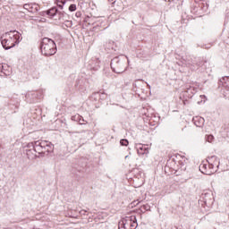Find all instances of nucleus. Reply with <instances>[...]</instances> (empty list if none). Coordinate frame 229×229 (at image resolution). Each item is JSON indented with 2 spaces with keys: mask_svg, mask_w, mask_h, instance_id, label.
I'll list each match as a JSON object with an SVG mask.
<instances>
[{
  "mask_svg": "<svg viewBox=\"0 0 229 229\" xmlns=\"http://www.w3.org/2000/svg\"><path fill=\"white\" fill-rule=\"evenodd\" d=\"M126 60L127 57L124 56H116L111 60V69L113 72L116 74H123L126 71Z\"/></svg>",
  "mask_w": 229,
  "mask_h": 229,
  "instance_id": "3",
  "label": "nucleus"
},
{
  "mask_svg": "<svg viewBox=\"0 0 229 229\" xmlns=\"http://www.w3.org/2000/svg\"><path fill=\"white\" fill-rule=\"evenodd\" d=\"M196 67H201V65H203V59H201L200 57L196 58Z\"/></svg>",
  "mask_w": 229,
  "mask_h": 229,
  "instance_id": "21",
  "label": "nucleus"
},
{
  "mask_svg": "<svg viewBox=\"0 0 229 229\" xmlns=\"http://www.w3.org/2000/svg\"><path fill=\"white\" fill-rule=\"evenodd\" d=\"M66 25L69 26V27H71V26L72 25V21H66Z\"/></svg>",
  "mask_w": 229,
  "mask_h": 229,
  "instance_id": "33",
  "label": "nucleus"
},
{
  "mask_svg": "<svg viewBox=\"0 0 229 229\" xmlns=\"http://www.w3.org/2000/svg\"><path fill=\"white\" fill-rule=\"evenodd\" d=\"M148 89H151V86L149 84H148Z\"/></svg>",
  "mask_w": 229,
  "mask_h": 229,
  "instance_id": "37",
  "label": "nucleus"
},
{
  "mask_svg": "<svg viewBox=\"0 0 229 229\" xmlns=\"http://www.w3.org/2000/svg\"><path fill=\"white\" fill-rule=\"evenodd\" d=\"M199 169L202 174H207L208 176L214 174L217 171L214 169V165H209V163L208 165L207 164H200Z\"/></svg>",
  "mask_w": 229,
  "mask_h": 229,
  "instance_id": "6",
  "label": "nucleus"
},
{
  "mask_svg": "<svg viewBox=\"0 0 229 229\" xmlns=\"http://www.w3.org/2000/svg\"><path fill=\"white\" fill-rule=\"evenodd\" d=\"M57 13H58V8H56V6H54L47 11L41 12L40 15L42 17L47 16L48 19H55V17H56Z\"/></svg>",
  "mask_w": 229,
  "mask_h": 229,
  "instance_id": "7",
  "label": "nucleus"
},
{
  "mask_svg": "<svg viewBox=\"0 0 229 229\" xmlns=\"http://www.w3.org/2000/svg\"><path fill=\"white\" fill-rule=\"evenodd\" d=\"M196 92H198V88L193 87L191 85H187L186 89L184 90L183 96H185L186 98H189L191 99L192 98V96H194V94H196Z\"/></svg>",
  "mask_w": 229,
  "mask_h": 229,
  "instance_id": "10",
  "label": "nucleus"
},
{
  "mask_svg": "<svg viewBox=\"0 0 229 229\" xmlns=\"http://www.w3.org/2000/svg\"><path fill=\"white\" fill-rule=\"evenodd\" d=\"M209 165H213V169H214V165H216L217 167V169L219 168V157H217L216 156H212L211 157H208V160Z\"/></svg>",
  "mask_w": 229,
  "mask_h": 229,
  "instance_id": "14",
  "label": "nucleus"
},
{
  "mask_svg": "<svg viewBox=\"0 0 229 229\" xmlns=\"http://www.w3.org/2000/svg\"><path fill=\"white\" fill-rule=\"evenodd\" d=\"M188 65L191 66V69H196L194 67H196V57H194L193 59H191V61H188Z\"/></svg>",
  "mask_w": 229,
  "mask_h": 229,
  "instance_id": "20",
  "label": "nucleus"
},
{
  "mask_svg": "<svg viewBox=\"0 0 229 229\" xmlns=\"http://www.w3.org/2000/svg\"><path fill=\"white\" fill-rule=\"evenodd\" d=\"M28 103H37L38 101V91H30L25 96Z\"/></svg>",
  "mask_w": 229,
  "mask_h": 229,
  "instance_id": "9",
  "label": "nucleus"
},
{
  "mask_svg": "<svg viewBox=\"0 0 229 229\" xmlns=\"http://www.w3.org/2000/svg\"><path fill=\"white\" fill-rule=\"evenodd\" d=\"M206 49H210V47H206Z\"/></svg>",
  "mask_w": 229,
  "mask_h": 229,
  "instance_id": "36",
  "label": "nucleus"
},
{
  "mask_svg": "<svg viewBox=\"0 0 229 229\" xmlns=\"http://www.w3.org/2000/svg\"><path fill=\"white\" fill-rule=\"evenodd\" d=\"M84 159H81L80 164L78 165L73 166L72 168V173L73 174H76V171L77 173H85V167H87V163H83Z\"/></svg>",
  "mask_w": 229,
  "mask_h": 229,
  "instance_id": "12",
  "label": "nucleus"
},
{
  "mask_svg": "<svg viewBox=\"0 0 229 229\" xmlns=\"http://www.w3.org/2000/svg\"><path fill=\"white\" fill-rule=\"evenodd\" d=\"M135 148L137 149L138 155L140 156L148 155V153H149V148H148V145H142L140 143H137Z\"/></svg>",
  "mask_w": 229,
  "mask_h": 229,
  "instance_id": "11",
  "label": "nucleus"
},
{
  "mask_svg": "<svg viewBox=\"0 0 229 229\" xmlns=\"http://www.w3.org/2000/svg\"><path fill=\"white\" fill-rule=\"evenodd\" d=\"M83 121H85V120H83V118H81V123H82Z\"/></svg>",
  "mask_w": 229,
  "mask_h": 229,
  "instance_id": "38",
  "label": "nucleus"
},
{
  "mask_svg": "<svg viewBox=\"0 0 229 229\" xmlns=\"http://www.w3.org/2000/svg\"><path fill=\"white\" fill-rule=\"evenodd\" d=\"M199 201L203 203L202 207L210 208L214 205V195L212 192L202 193Z\"/></svg>",
  "mask_w": 229,
  "mask_h": 229,
  "instance_id": "5",
  "label": "nucleus"
},
{
  "mask_svg": "<svg viewBox=\"0 0 229 229\" xmlns=\"http://www.w3.org/2000/svg\"><path fill=\"white\" fill-rule=\"evenodd\" d=\"M69 12H76V4H72L69 6Z\"/></svg>",
  "mask_w": 229,
  "mask_h": 229,
  "instance_id": "25",
  "label": "nucleus"
},
{
  "mask_svg": "<svg viewBox=\"0 0 229 229\" xmlns=\"http://www.w3.org/2000/svg\"><path fill=\"white\" fill-rule=\"evenodd\" d=\"M120 144H121L122 146H128V145L130 144V141H128V140H126V139H122V140H120Z\"/></svg>",
  "mask_w": 229,
  "mask_h": 229,
  "instance_id": "22",
  "label": "nucleus"
},
{
  "mask_svg": "<svg viewBox=\"0 0 229 229\" xmlns=\"http://www.w3.org/2000/svg\"><path fill=\"white\" fill-rule=\"evenodd\" d=\"M27 149H35V141L34 142H30L27 145Z\"/></svg>",
  "mask_w": 229,
  "mask_h": 229,
  "instance_id": "24",
  "label": "nucleus"
},
{
  "mask_svg": "<svg viewBox=\"0 0 229 229\" xmlns=\"http://www.w3.org/2000/svg\"><path fill=\"white\" fill-rule=\"evenodd\" d=\"M221 83L226 90H229V77H223L221 80Z\"/></svg>",
  "mask_w": 229,
  "mask_h": 229,
  "instance_id": "17",
  "label": "nucleus"
},
{
  "mask_svg": "<svg viewBox=\"0 0 229 229\" xmlns=\"http://www.w3.org/2000/svg\"><path fill=\"white\" fill-rule=\"evenodd\" d=\"M41 146H43V157L44 155H49V153L53 152V149H55V145L49 141H42Z\"/></svg>",
  "mask_w": 229,
  "mask_h": 229,
  "instance_id": "8",
  "label": "nucleus"
},
{
  "mask_svg": "<svg viewBox=\"0 0 229 229\" xmlns=\"http://www.w3.org/2000/svg\"><path fill=\"white\" fill-rule=\"evenodd\" d=\"M140 210H141V212H148V211L151 210V207L149 206V204H145L140 207Z\"/></svg>",
  "mask_w": 229,
  "mask_h": 229,
  "instance_id": "19",
  "label": "nucleus"
},
{
  "mask_svg": "<svg viewBox=\"0 0 229 229\" xmlns=\"http://www.w3.org/2000/svg\"><path fill=\"white\" fill-rule=\"evenodd\" d=\"M58 8L64 10V4H57Z\"/></svg>",
  "mask_w": 229,
  "mask_h": 229,
  "instance_id": "32",
  "label": "nucleus"
},
{
  "mask_svg": "<svg viewBox=\"0 0 229 229\" xmlns=\"http://www.w3.org/2000/svg\"><path fill=\"white\" fill-rule=\"evenodd\" d=\"M57 4H65L66 0H56Z\"/></svg>",
  "mask_w": 229,
  "mask_h": 229,
  "instance_id": "28",
  "label": "nucleus"
},
{
  "mask_svg": "<svg viewBox=\"0 0 229 229\" xmlns=\"http://www.w3.org/2000/svg\"><path fill=\"white\" fill-rule=\"evenodd\" d=\"M81 80L77 79L75 81V87L78 88V87H81Z\"/></svg>",
  "mask_w": 229,
  "mask_h": 229,
  "instance_id": "26",
  "label": "nucleus"
},
{
  "mask_svg": "<svg viewBox=\"0 0 229 229\" xmlns=\"http://www.w3.org/2000/svg\"><path fill=\"white\" fill-rule=\"evenodd\" d=\"M81 119H82V117L80 114L72 116V121H75V122L79 123V124H83V123H81Z\"/></svg>",
  "mask_w": 229,
  "mask_h": 229,
  "instance_id": "18",
  "label": "nucleus"
},
{
  "mask_svg": "<svg viewBox=\"0 0 229 229\" xmlns=\"http://www.w3.org/2000/svg\"><path fill=\"white\" fill-rule=\"evenodd\" d=\"M193 123L198 128H201V126H203V124H205V119L203 117L196 116L193 118Z\"/></svg>",
  "mask_w": 229,
  "mask_h": 229,
  "instance_id": "15",
  "label": "nucleus"
},
{
  "mask_svg": "<svg viewBox=\"0 0 229 229\" xmlns=\"http://www.w3.org/2000/svg\"><path fill=\"white\" fill-rule=\"evenodd\" d=\"M40 51L43 56H53L56 55V43L49 38H43L40 41Z\"/></svg>",
  "mask_w": 229,
  "mask_h": 229,
  "instance_id": "2",
  "label": "nucleus"
},
{
  "mask_svg": "<svg viewBox=\"0 0 229 229\" xmlns=\"http://www.w3.org/2000/svg\"><path fill=\"white\" fill-rule=\"evenodd\" d=\"M0 40L4 49L8 51V49L15 47V46H17V44H19L22 38H21V34L19 31L10 30L3 34Z\"/></svg>",
  "mask_w": 229,
  "mask_h": 229,
  "instance_id": "1",
  "label": "nucleus"
},
{
  "mask_svg": "<svg viewBox=\"0 0 229 229\" xmlns=\"http://www.w3.org/2000/svg\"><path fill=\"white\" fill-rule=\"evenodd\" d=\"M57 15H58V19L60 21V19H62V17H64V15H65V13H62V12L58 11Z\"/></svg>",
  "mask_w": 229,
  "mask_h": 229,
  "instance_id": "27",
  "label": "nucleus"
},
{
  "mask_svg": "<svg viewBox=\"0 0 229 229\" xmlns=\"http://www.w3.org/2000/svg\"><path fill=\"white\" fill-rule=\"evenodd\" d=\"M137 216H125L119 224V229H137Z\"/></svg>",
  "mask_w": 229,
  "mask_h": 229,
  "instance_id": "4",
  "label": "nucleus"
},
{
  "mask_svg": "<svg viewBox=\"0 0 229 229\" xmlns=\"http://www.w3.org/2000/svg\"><path fill=\"white\" fill-rule=\"evenodd\" d=\"M4 66H3V64H0V69L4 68ZM1 72H4V69L1 70Z\"/></svg>",
  "mask_w": 229,
  "mask_h": 229,
  "instance_id": "35",
  "label": "nucleus"
},
{
  "mask_svg": "<svg viewBox=\"0 0 229 229\" xmlns=\"http://www.w3.org/2000/svg\"><path fill=\"white\" fill-rule=\"evenodd\" d=\"M43 140H37L35 141V146H34V153H38V155H41L43 157V146H42Z\"/></svg>",
  "mask_w": 229,
  "mask_h": 229,
  "instance_id": "13",
  "label": "nucleus"
},
{
  "mask_svg": "<svg viewBox=\"0 0 229 229\" xmlns=\"http://www.w3.org/2000/svg\"><path fill=\"white\" fill-rule=\"evenodd\" d=\"M91 69H93V71H98L99 69V64L91 67Z\"/></svg>",
  "mask_w": 229,
  "mask_h": 229,
  "instance_id": "31",
  "label": "nucleus"
},
{
  "mask_svg": "<svg viewBox=\"0 0 229 229\" xmlns=\"http://www.w3.org/2000/svg\"><path fill=\"white\" fill-rule=\"evenodd\" d=\"M116 0H108L109 3H112V4H115Z\"/></svg>",
  "mask_w": 229,
  "mask_h": 229,
  "instance_id": "34",
  "label": "nucleus"
},
{
  "mask_svg": "<svg viewBox=\"0 0 229 229\" xmlns=\"http://www.w3.org/2000/svg\"><path fill=\"white\" fill-rule=\"evenodd\" d=\"M81 216H87V210L82 209L80 211Z\"/></svg>",
  "mask_w": 229,
  "mask_h": 229,
  "instance_id": "29",
  "label": "nucleus"
},
{
  "mask_svg": "<svg viewBox=\"0 0 229 229\" xmlns=\"http://www.w3.org/2000/svg\"><path fill=\"white\" fill-rule=\"evenodd\" d=\"M214 140V136L213 135H207L206 136V141L207 142H212Z\"/></svg>",
  "mask_w": 229,
  "mask_h": 229,
  "instance_id": "23",
  "label": "nucleus"
},
{
  "mask_svg": "<svg viewBox=\"0 0 229 229\" xmlns=\"http://www.w3.org/2000/svg\"><path fill=\"white\" fill-rule=\"evenodd\" d=\"M26 155L29 160H35L37 158V152L33 151V148L26 149Z\"/></svg>",
  "mask_w": 229,
  "mask_h": 229,
  "instance_id": "16",
  "label": "nucleus"
},
{
  "mask_svg": "<svg viewBox=\"0 0 229 229\" xmlns=\"http://www.w3.org/2000/svg\"><path fill=\"white\" fill-rule=\"evenodd\" d=\"M75 17H77L78 19H80V17H81V12H77L75 13Z\"/></svg>",
  "mask_w": 229,
  "mask_h": 229,
  "instance_id": "30",
  "label": "nucleus"
}]
</instances>
